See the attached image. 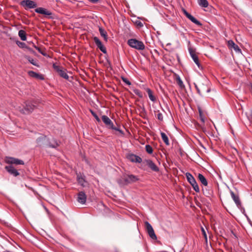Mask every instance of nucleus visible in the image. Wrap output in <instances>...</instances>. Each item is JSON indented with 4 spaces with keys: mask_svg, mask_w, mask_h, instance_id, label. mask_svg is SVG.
Returning a JSON list of instances; mask_svg holds the SVG:
<instances>
[{
    "mask_svg": "<svg viewBox=\"0 0 252 252\" xmlns=\"http://www.w3.org/2000/svg\"><path fill=\"white\" fill-rule=\"evenodd\" d=\"M102 120L103 122L105 125L106 126L111 129L115 130L117 131L118 133H116V134H119L121 135H124V132L123 130L120 129L118 127H116L114 126V124L111 119L106 115L102 116Z\"/></svg>",
    "mask_w": 252,
    "mask_h": 252,
    "instance_id": "obj_1",
    "label": "nucleus"
},
{
    "mask_svg": "<svg viewBox=\"0 0 252 252\" xmlns=\"http://www.w3.org/2000/svg\"><path fill=\"white\" fill-rule=\"evenodd\" d=\"M36 143L39 147H48L55 148L58 146L57 142L54 144H51L49 141L48 138L44 135H41L36 139Z\"/></svg>",
    "mask_w": 252,
    "mask_h": 252,
    "instance_id": "obj_2",
    "label": "nucleus"
},
{
    "mask_svg": "<svg viewBox=\"0 0 252 252\" xmlns=\"http://www.w3.org/2000/svg\"><path fill=\"white\" fill-rule=\"evenodd\" d=\"M210 82L207 79L204 80V83H201L198 86L196 84L194 83L195 89H196L198 94L202 96V94L209 93L211 91V89L209 87Z\"/></svg>",
    "mask_w": 252,
    "mask_h": 252,
    "instance_id": "obj_3",
    "label": "nucleus"
},
{
    "mask_svg": "<svg viewBox=\"0 0 252 252\" xmlns=\"http://www.w3.org/2000/svg\"><path fill=\"white\" fill-rule=\"evenodd\" d=\"M127 44L131 48L137 50H143L145 46L143 41L135 38H131L127 40Z\"/></svg>",
    "mask_w": 252,
    "mask_h": 252,
    "instance_id": "obj_4",
    "label": "nucleus"
},
{
    "mask_svg": "<svg viewBox=\"0 0 252 252\" xmlns=\"http://www.w3.org/2000/svg\"><path fill=\"white\" fill-rule=\"evenodd\" d=\"M35 104H36L35 101L27 100L25 102V106L20 111L23 114H29L32 112L35 108Z\"/></svg>",
    "mask_w": 252,
    "mask_h": 252,
    "instance_id": "obj_5",
    "label": "nucleus"
},
{
    "mask_svg": "<svg viewBox=\"0 0 252 252\" xmlns=\"http://www.w3.org/2000/svg\"><path fill=\"white\" fill-rule=\"evenodd\" d=\"M20 4L26 10L37 7V3L35 1L31 0H23Z\"/></svg>",
    "mask_w": 252,
    "mask_h": 252,
    "instance_id": "obj_6",
    "label": "nucleus"
},
{
    "mask_svg": "<svg viewBox=\"0 0 252 252\" xmlns=\"http://www.w3.org/2000/svg\"><path fill=\"white\" fill-rule=\"evenodd\" d=\"M138 180V176L132 174H125L123 176V180L126 185L136 182Z\"/></svg>",
    "mask_w": 252,
    "mask_h": 252,
    "instance_id": "obj_7",
    "label": "nucleus"
},
{
    "mask_svg": "<svg viewBox=\"0 0 252 252\" xmlns=\"http://www.w3.org/2000/svg\"><path fill=\"white\" fill-rule=\"evenodd\" d=\"M143 164L148 166L153 171L158 172L159 170V168L151 159H148L144 160L143 161Z\"/></svg>",
    "mask_w": 252,
    "mask_h": 252,
    "instance_id": "obj_8",
    "label": "nucleus"
},
{
    "mask_svg": "<svg viewBox=\"0 0 252 252\" xmlns=\"http://www.w3.org/2000/svg\"><path fill=\"white\" fill-rule=\"evenodd\" d=\"M145 224L146 227V230L147 233L150 236V237L153 240H157V237L155 233V231L153 228L152 226L150 224V223L148 221L145 222Z\"/></svg>",
    "mask_w": 252,
    "mask_h": 252,
    "instance_id": "obj_9",
    "label": "nucleus"
},
{
    "mask_svg": "<svg viewBox=\"0 0 252 252\" xmlns=\"http://www.w3.org/2000/svg\"><path fill=\"white\" fill-rule=\"evenodd\" d=\"M53 67L58 72L60 76L66 80L69 79V76L66 73L65 69L61 68L59 66L56 65L55 64H53Z\"/></svg>",
    "mask_w": 252,
    "mask_h": 252,
    "instance_id": "obj_10",
    "label": "nucleus"
},
{
    "mask_svg": "<svg viewBox=\"0 0 252 252\" xmlns=\"http://www.w3.org/2000/svg\"><path fill=\"white\" fill-rule=\"evenodd\" d=\"M35 11L36 13L43 14L46 16H48L49 18L52 19L53 17L51 16L52 13L47 9L43 7H38L35 9Z\"/></svg>",
    "mask_w": 252,
    "mask_h": 252,
    "instance_id": "obj_11",
    "label": "nucleus"
},
{
    "mask_svg": "<svg viewBox=\"0 0 252 252\" xmlns=\"http://www.w3.org/2000/svg\"><path fill=\"white\" fill-rule=\"evenodd\" d=\"M93 39L97 48H98L103 53H106V49L105 47L102 45L99 39L97 37L95 36L94 37Z\"/></svg>",
    "mask_w": 252,
    "mask_h": 252,
    "instance_id": "obj_12",
    "label": "nucleus"
},
{
    "mask_svg": "<svg viewBox=\"0 0 252 252\" xmlns=\"http://www.w3.org/2000/svg\"><path fill=\"white\" fill-rule=\"evenodd\" d=\"M6 170L11 175L16 177L19 175V173L12 165L6 166L5 167Z\"/></svg>",
    "mask_w": 252,
    "mask_h": 252,
    "instance_id": "obj_13",
    "label": "nucleus"
},
{
    "mask_svg": "<svg viewBox=\"0 0 252 252\" xmlns=\"http://www.w3.org/2000/svg\"><path fill=\"white\" fill-rule=\"evenodd\" d=\"M127 158L132 162L141 163L142 162V159L139 156L133 154L129 155Z\"/></svg>",
    "mask_w": 252,
    "mask_h": 252,
    "instance_id": "obj_14",
    "label": "nucleus"
},
{
    "mask_svg": "<svg viewBox=\"0 0 252 252\" xmlns=\"http://www.w3.org/2000/svg\"><path fill=\"white\" fill-rule=\"evenodd\" d=\"M28 74L30 77L37 79L40 80H43L44 79V77L42 74L37 73L33 71H29L28 72Z\"/></svg>",
    "mask_w": 252,
    "mask_h": 252,
    "instance_id": "obj_15",
    "label": "nucleus"
},
{
    "mask_svg": "<svg viewBox=\"0 0 252 252\" xmlns=\"http://www.w3.org/2000/svg\"><path fill=\"white\" fill-rule=\"evenodd\" d=\"M7 162L10 164H14L16 165H23L24 164V162L23 160L16 158H8L7 159Z\"/></svg>",
    "mask_w": 252,
    "mask_h": 252,
    "instance_id": "obj_16",
    "label": "nucleus"
},
{
    "mask_svg": "<svg viewBox=\"0 0 252 252\" xmlns=\"http://www.w3.org/2000/svg\"><path fill=\"white\" fill-rule=\"evenodd\" d=\"M87 196L84 192L80 191L78 194L77 201L78 202L84 204L86 203Z\"/></svg>",
    "mask_w": 252,
    "mask_h": 252,
    "instance_id": "obj_17",
    "label": "nucleus"
},
{
    "mask_svg": "<svg viewBox=\"0 0 252 252\" xmlns=\"http://www.w3.org/2000/svg\"><path fill=\"white\" fill-rule=\"evenodd\" d=\"M85 177L82 176L81 173L77 174V181L81 186L85 187L86 185L87 182L85 179Z\"/></svg>",
    "mask_w": 252,
    "mask_h": 252,
    "instance_id": "obj_18",
    "label": "nucleus"
},
{
    "mask_svg": "<svg viewBox=\"0 0 252 252\" xmlns=\"http://www.w3.org/2000/svg\"><path fill=\"white\" fill-rule=\"evenodd\" d=\"M228 46L229 48H233L236 52H241V50L239 46L235 44V43L231 40L228 41Z\"/></svg>",
    "mask_w": 252,
    "mask_h": 252,
    "instance_id": "obj_19",
    "label": "nucleus"
},
{
    "mask_svg": "<svg viewBox=\"0 0 252 252\" xmlns=\"http://www.w3.org/2000/svg\"><path fill=\"white\" fill-rule=\"evenodd\" d=\"M230 195L236 205L237 206H240L241 205V201L240 200L239 196L237 194H235L234 192L231 190L230 191Z\"/></svg>",
    "mask_w": 252,
    "mask_h": 252,
    "instance_id": "obj_20",
    "label": "nucleus"
},
{
    "mask_svg": "<svg viewBox=\"0 0 252 252\" xmlns=\"http://www.w3.org/2000/svg\"><path fill=\"white\" fill-rule=\"evenodd\" d=\"M198 179L204 187H207L208 181L207 179L205 178V177L202 174H198Z\"/></svg>",
    "mask_w": 252,
    "mask_h": 252,
    "instance_id": "obj_21",
    "label": "nucleus"
},
{
    "mask_svg": "<svg viewBox=\"0 0 252 252\" xmlns=\"http://www.w3.org/2000/svg\"><path fill=\"white\" fill-rule=\"evenodd\" d=\"M145 90L148 93L150 99L153 102H155L156 101V98L153 95L152 91L149 88H146Z\"/></svg>",
    "mask_w": 252,
    "mask_h": 252,
    "instance_id": "obj_22",
    "label": "nucleus"
},
{
    "mask_svg": "<svg viewBox=\"0 0 252 252\" xmlns=\"http://www.w3.org/2000/svg\"><path fill=\"white\" fill-rule=\"evenodd\" d=\"M186 177L187 178V181L189 183L190 185L196 182L195 178L189 172H187L186 173Z\"/></svg>",
    "mask_w": 252,
    "mask_h": 252,
    "instance_id": "obj_23",
    "label": "nucleus"
},
{
    "mask_svg": "<svg viewBox=\"0 0 252 252\" xmlns=\"http://www.w3.org/2000/svg\"><path fill=\"white\" fill-rule=\"evenodd\" d=\"M187 18L190 20L192 23L196 24L197 26H201L202 24L197 20L195 18H194L192 15H191L190 14H189V15H188Z\"/></svg>",
    "mask_w": 252,
    "mask_h": 252,
    "instance_id": "obj_24",
    "label": "nucleus"
},
{
    "mask_svg": "<svg viewBox=\"0 0 252 252\" xmlns=\"http://www.w3.org/2000/svg\"><path fill=\"white\" fill-rule=\"evenodd\" d=\"M160 135H161V138H162V140L163 141V142H164V143L165 144V145L167 146L169 145V144H170L169 141L168 136L166 135V134L163 132H161Z\"/></svg>",
    "mask_w": 252,
    "mask_h": 252,
    "instance_id": "obj_25",
    "label": "nucleus"
},
{
    "mask_svg": "<svg viewBox=\"0 0 252 252\" xmlns=\"http://www.w3.org/2000/svg\"><path fill=\"white\" fill-rule=\"evenodd\" d=\"M202 191L203 194L207 197H210L212 195V191L208 189V186L203 188Z\"/></svg>",
    "mask_w": 252,
    "mask_h": 252,
    "instance_id": "obj_26",
    "label": "nucleus"
},
{
    "mask_svg": "<svg viewBox=\"0 0 252 252\" xmlns=\"http://www.w3.org/2000/svg\"><path fill=\"white\" fill-rule=\"evenodd\" d=\"M199 5L202 8H206L209 5V3L207 0H197Z\"/></svg>",
    "mask_w": 252,
    "mask_h": 252,
    "instance_id": "obj_27",
    "label": "nucleus"
},
{
    "mask_svg": "<svg viewBox=\"0 0 252 252\" xmlns=\"http://www.w3.org/2000/svg\"><path fill=\"white\" fill-rule=\"evenodd\" d=\"M18 35L22 41H25L27 39L26 33L25 31L21 30L18 32Z\"/></svg>",
    "mask_w": 252,
    "mask_h": 252,
    "instance_id": "obj_28",
    "label": "nucleus"
},
{
    "mask_svg": "<svg viewBox=\"0 0 252 252\" xmlns=\"http://www.w3.org/2000/svg\"><path fill=\"white\" fill-rule=\"evenodd\" d=\"M99 32L100 34L102 37H103L104 40L107 41V32L102 28H99Z\"/></svg>",
    "mask_w": 252,
    "mask_h": 252,
    "instance_id": "obj_29",
    "label": "nucleus"
},
{
    "mask_svg": "<svg viewBox=\"0 0 252 252\" xmlns=\"http://www.w3.org/2000/svg\"><path fill=\"white\" fill-rule=\"evenodd\" d=\"M16 44H17V45L20 47V48H27L28 49L30 52H32V50L30 48H29L27 46L26 44L24 42H21V41H18L16 42Z\"/></svg>",
    "mask_w": 252,
    "mask_h": 252,
    "instance_id": "obj_30",
    "label": "nucleus"
},
{
    "mask_svg": "<svg viewBox=\"0 0 252 252\" xmlns=\"http://www.w3.org/2000/svg\"><path fill=\"white\" fill-rule=\"evenodd\" d=\"M188 50H189V53L190 54V56H191V57H192L193 56H194L195 55H196L195 52L192 49V48L191 47L190 41L189 40L188 41Z\"/></svg>",
    "mask_w": 252,
    "mask_h": 252,
    "instance_id": "obj_31",
    "label": "nucleus"
},
{
    "mask_svg": "<svg viewBox=\"0 0 252 252\" xmlns=\"http://www.w3.org/2000/svg\"><path fill=\"white\" fill-rule=\"evenodd\" d=\"M28 61L32 65L36 66H39L38 64H37L36 61H35L33 58L30 57V56H27L25 57Z\"/></svg>",
    "mask_w": 252,
    "mask_h": 252,
    "instance_id": "obj_32",
    "label": "nucleus"
},
{
    "mask_svg": "<svg viewBox=\"0 0 252 252\" xmlns=\"http://www.w3.org/2000/svg\"><path fill=\"white\" fill-rule=\"evenodd\" d=\"M192 59L194 61V62L195 63V64L197 65V66L199 68L200 66V64L198 58L196 55H195L193 57H191Z\"/></svg>",
    "mask_w": 252,
    "mask_h": 252,
    "instance_id": "obj_33",
    "label": "nucleus"
},
{
    "mask_svg": "<svg viewBox=\"0 0 252 252\" xmlns=\"http://www.w3.org/2000/svg\"><path fill=\"white\" fill-rule=\"evenodd\" d=\"M192 187L193 188V189L196 192H199L200 191L199 188L196 183V182H195L193 184H191Z\"/></svg>",
    "mask_w": 252,
    "mask_h": 252,
    "instance_id": "obj_34",
    "label": "nucleus"
},
{
    "mask_svg": "<svg viewBox=\"0 0 252 252\" xmlns=\"http://www.w3.org/2000/svg\"><path fill=\"white\" fill-rule=\"evenodd\" d=\"M146 152L150 154H151L153 152V148L150 145H146L145 146Z\"/></svg>",
    "mask_w": 252,
    "mask_h": 252,
    "instance_id": "obj_35",
    "label": "nucleus"
},
{
    "mask_svg": "<svg viewBox=\"0 0 252 252\" xmlns=\"http://www.w3.org/2000/svg\"><path fill=\"white\" fill-rule=\"evenodd\" d=\"M133 92L134 94L137 95L139 97L141 98L143 97V94L142 92L138 89H134L133 90Z\"/></svg>",
    "mask_w": 252,
    "mask_h": 252,
    "instance_id": "obj_36",
    "label": "nucleus"
},
{
    "mask_svg": "<svg viewBox=\"0 0 252 252\" xmlns=\"http://www.w3.org/2000/svg\"><path fill=\"white\" fill-rule=\"evenodd\" d=\"M90 112H91L92 115L94 117L95 120L97 121V122H100V119L98 117V116L96 115V114L94 111H93L92 110H90Z\"/></svg>",
    "mask_w": 252,
    "mask_h": 252,
    "instance_id": "obj_37",
    "label": "nucleus"
},
{
    "mask_svg": "<svg viewBox=\"0 0 252 252\" xmlns=\"http://www.w3.org/2000/svg\"><path fill=\"white\" fill-rule=\"evenodd\" d=\"M121 79L125 83L126 85L130 86L131 85V82L127 79L126 78L122 76Z\"/></svg>",
    "mask_w": 252,
    "mask_h": 252,
    "instance_id": "obj_38",
    "label": "nucleus"
},
{
    "mask_svg": "<svg viewBox=\"0 0 252 252\" xmlns=\"http://www.w3.org/2000/svg\"><path fill=\"white\" fill-rule=\"evenodd\" d=\"M177 82L180 88H183L185 87V85H184L183 81L179 77L177 79Z\"/></svg>",
    "mask_w": 252,
    "mask_h": 252,
    "instance_id": "obj_39",
    "label": "nucleus"
},
{
    "mask_svg": "<svg viewBox=\"0 0 252 252\" xmlns=\"http://www.w3.org/2000/svg\"><path fill=\"white\" fill-rule=\"evenodd\" d=\"M32 46L34 48H35L40 54H41L43 56H45V54H44L42 51V50H41V49L39 47H38L37 46H36V45H35V44L33 43H32Z\"/></svg>",
    "mask_w": 252,
    "mask_h": 252,
    "instance_id": "obj_40",
    "label": "nucleus"
},
{
    "mask_svg": "<svg viewBox=\"0 0 252 252\" xmlns=\"http://www.w3.org/2000/svg\"><path fill=\"white\" fill-rule=\"evenodd\" d=\"M199 118L202 123H204L205 122V117L200 110H199Z\"/></svg>",
    "mask_w": 252,
    "mask_h": 252,
    "instance_id": "obj_41",
    "label": "nucleus"
},
{
    "mask_svg": "<svg viewBox=\"0 0 252 252\" xmlns=\"http://www.w3.org/2000/svg\"><path fill=\"white\" fill-rule=\"evenodd\" d=\"M157 118L159 121H162L163 120V115L161 113L158 112V113L157 114Z\"/></svg>",
    "mask_w": 252,
    "mask_h": 252,
    "instance_id": "obj_42",
    "label": "nucleus"
},
{
    "mask_svg": "<svg viewBox=\"0 0 252 252\" xmlns=\"http://www.w3.org/2000/svg\"><path fill=\"white\" fill-rule=\"evenodd\" d=\"M201 231H202V233L204 238L207 241V234L206 233L205 229L203 227H201Z\"/></svg>",
    "mask_w": 252,
    "mask_h": 252,
    "instance_id": "obj_43",
    "label": "nucleus"
},
{
    "mask_svg": "<svg viewBox=\"0 0 252 252\" xmlns=\"http://www.w3.org/2000/svg\"><path fill=\"white\" fill-rule=\"evenodd\" d=\"M184 13L185 14V15L186 16V17H188V15H189V13H188L186 10H184Z\"/></svg>",
    "mask_w": 252,
    "mask_h": 252,
    "instance_id": "obj_44",
    "label": "nucleus"
},
{
    "mask_svg": "<svg viewBox=\"0 0 252 252\" xmlns=\"http://www.w3.org/2000/svg\"><path fill=\"white\" fill-rule=\"evenodd\" d=\"M89 0L93 3H96L98 1V0Z\"/></svg>",
    "mask_w": 252,
    "mask_h": 252,
    "instance_id": "obj_45",
    "label": "nucleus"
},
{
    "mask_svg": "<svg viewBox=\"0 0 252 252\" xmlns=\"http://www.w3.org/2000/svg\"><path fill=\"white\" fill-rule=\"evenodd\" d=\"M138 25H139L140 27L143 26V24L141 22H139V23L138 24Z\"/></svg>",
    "mask_w": 252,
    "mask_h": 252,
    "instance_id": "obj_46",
    "label": "nucleus"
}]
</instances>
